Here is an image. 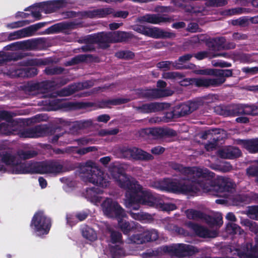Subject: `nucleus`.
Segmentation results:
<instances>
[{"mask_svg":"<svg viewBox=\"0 0 258 258\" xmlns=\"http://www.w3.org/2000/svg\"><path fill=\"white\" fill-rule=\"evenodd\" d=\"M187 177L183 183L178 181V194L195 196L202 189L205 192H232L235 184L231 179L223 176L215 178V174L207 168L183 167L178 164V171Z\"/></svg>","mask_w":258,"mask_h":258,"instance_id":"1","label":"nucleus"},{"mask_svg":"<svg viewBox=\"0 0 258 258\" xmlns=\"http://www.w3.org/2000/svg\"><path fill=\"white\" fill-rule=\"evenodd\" d=\"M130 190H126L125 205L126 208L139 210L141 205L150 207H155L159 204V197L154 195L150 190H143L142 186L138 181L131 187Z\"/></svg>","mask_w":258,"mask_h":258,"instance_id":"2","label":"nucleus"},{"mask_svg":"<svg viewBox=\"0 0 258 258\" xmlns=\"http://www.w3.org/2000/svg\"><path fill=\"white\" fill-rule=\"evenodd\" d=\"M195 73L198 75H213L218 77L214 79H195L194 83L198 87H218L226 81V78L232 77V69H204L194 70Z\"/></svg>","mask_w":258,"mask_h":258,"instance_id":"3","label":"nucleus"},{"mask_svg":"<svg viewBox=\"0 0 258 258\" xmlns=\"http://www.w3.org/2000/svg\"><path fill=\"white\" fill-rule=\"evenodd\" d=\"M79 171L89 182L96 185L106 188L109 184L107 174L96 166L95 163L91 160L81 165L79 168Z\"/></svg>","mask_w":258,"mask_h":258,"instance_id":"4","label":"nucleus"},{"mask_svg":"<svg viewBox=\"0 0 258 258\" xmlns=\"http://www.w3.org/2000/svg\"><path fill=\"white\" fill-rule=\"evenodd\" d=\"M166 86L167 84L165 81L159 80L157 82V87L158 88H139L137 90V94L139 98L149 100L157 99L172 95L173 94L172 90L164 89Z\"/></svg>","mask_w":258,"mask_h":258,"instance_id":"5","label":"nucleus"},{"mask_svg":"<svg viewBox=\"0 0 258 258\" xmlns=\"http://www.w3.org/2000/svg\"><path fill=\"white\" fill-rule=\"evenodd\" d=\"M51 226V219L41 211L34 214L30 223V227L38 235L48 234Z\"/></svg>","mask_w":258,"mask_h":258,"instance_id":"6","label":"nucleus"},{"mask_svg":"<svg viewBox=\"0 0 258 258\" xmlns=\"http://www.w3.org/2000/svg\"><path fill=\"white\" fill-rule=\"evenodd\" d=\"M110 173L117 183L118 185L122 188L130 190L131 187H133L136 181H131L127 177L123 167L120 165H113L109 168Z\"/></svg>","mask_w":258,"mask_h":258,"instance_id":"7","label":"nucleus"},{"mask_svg":"<svg viewBox=\"0 0 258 258\" xmlns=\"http://www.w3.org/2000/svg\"><path fill=\"white\" fill-rule=\"evenodd\" d=\"M111 14H112L114 18L125 19L128 16V12L126 11L115 12L113 8H106L84 11L82 13V16L85 17L92 19L95 18H104Z\"/></svg>","mask_w":258,"mask_h":258,"instance_id":"8","label":"nucleus"},{"mask_svg":"<svg viewBox=\"0 0 258 258\" xmlns=\"http://www.w3.org/2000/svg\"><path fill=\"white\" fill-rule=\"evenodd\" d=\"M101 207L104 215L108 217L119 218L126 216L124 210L111 198H106L101 204Z\"/></svg>","mask_w":258,"mask_h":258,"instance_id":"9","label":"nucleus"},{"mask_svg":"<svg viewBox=\"0 0 258 258\" xmlns=\"http://www.w3.org/2000/svg\"><path fill=\"white\" fill-rule=\"evenodd\" d=\"M229 105L230 117L241 115H258V106L255 104L232 103Z\"/></svg>","mask_w":258,"mask_h":258,"instance_id":"10","label":"nucleus"},{"mask_svg":"<svg viewBox=\"0 0 258 258\" xmlns=\"http://www.w3.org/2000/svg\"><path fill=\"white\" fill-rule=\"evenodd\" d=\"M134 30L137 32L155 39L170 38L175 36L172 32L164 31L158 27H148L143 25L135 26Z\"/></svg>","mask_w":258,"mask_h":258,"instance_id":"11","label":"nucleus"},{"mask_svg":"<svg viewBox=\"0 0 258 258\" xmlns=\"http://www.w3.org/2000/svg\"><path fill=\"white\" fill-rule=\"evenodd\" d=\"M63 165L58 160H50L37 162V173L58 174L62 171Z\"/></svg>","mask_w":258,"mask_h":258,"instance_id":"12","label":"nucleus"},{"mask_svg":"<svg viewBox=\"0 0 258 258\" xmlns=\"http://www.w3.org/2000/svg\"><path fill=\"white\" fill-rule=\"evenodd\" d=\"M159 238V233L157 230L151 229L145 230L141 233H135L132 235L130 239L133 243L141 244L157 240Z\"/></svg>","mask_w":258,"mask_h":258,"instance_id":"13","label":"nucleus"},{"mask_svg":"<svg viewBox=\"0 0 258 258\" xmlns=\"http://www.w3.org/2000/svg\"><path fill=\"white\" fill-rule=\"evenodd\" d=\"M150 186L162 191L177 193V182L173 181L171 178L152 181Z\"/></svg>","mask_w":258,"mask_h":258,"instance_id":"14","label":"nucleus"},{"mask_svg":"<svg viewBox=\"0 0 258 258\" xmlns=\"http://www.w3.org/2000/svg\"><path fill=\"white\" fill-rule=\"evenodd\" d=\"M45 24L46 23L44 22H40L11 33L9 35V38L10 40H13L32 36L36 31L44 27Z\"/></svg>","mask_w":258,"mask_h":258,"instance_id":"15","label":"nucleus"},{"mask_svg":"<svg viewBox=\"0 0 258 258\" xmlns=\"http://www.w3.org/2000/svg\"><path fill=\"white\" fill-rule=\"evenodd\" d=\"M146 133L154 139L172 137L176 135V132L168 127H153L147 130Z\"/></svg>","mask_w":258,"mask_h":258,"instance_id":"16","label":"nucleus"},{"mask_svg":"<svg viewBox=\"0 0 258 258\" xmlns=\"http://www.w3.org/2000/svg\"><path fill=\"white\" fill-rule=\"evenodd\" d=\"M169 106V104L160 102L145 103L136 107V109L142 113H150L162 111Z\"/></svg>","mask_w":258,"mask_h":258,"instance_id":"17","label":"nucleus"},{"mask_svg":"<svg viewBox=\"0 0 258 258\" xmlns=\"http://www.w3.org/2000/svg\"><path fill=\"white\" fill-rule=\"evenodd\" d=\"M13 171L15 174L37 173V162L18 163L16 162L13 166Z\"/></svg>","mask_w":258,"mask_h":258,"instance_id":"18","label":"nucleus"},{"mask_svg":"<svg viewBox=\"0 0 258 258\" xmlns=\"http://www.w3.org/2000/svg\"><path fill=\"white\" fill-rule=\"evenodd\" d=\"M188 226L200 237L214 238L218 235V232L216 231L210 230L203 226L192 222H189Z\"/></svg>","mask_w":258,"mask_h":258,"instance_id":"19","label":"nucleus"},{"mask_svg":"<svg viewBox=\"0 0 258 258\" xmlns=\"http://www.w3.org/2000/svg\"><path fill=\"white\" fill-rule=\"evenodd\" d=\"M202 105L200 100L188 101L187 102L178 104V117L189 114L198 109Z\"/></svg>","mask_w":258,"mask_h":258,"instance_id":"20","label":"nucleus"},{"mask_svg":"<svg viewBox=\"0 0 258 258\" xmlns=\"http://www.w3.org/2000/svg\"><path fill=\"white\" fill-rule=\"evenodd\" d=\"M78 24L74 22H61L52 25L45 30L47 34H54L65 30H72L77 28Z\"/></svg>","mask_w":258,"mask_h":258,"instance_id":"21","label":"nucleus"},{"mask_svg":"<svg viewBox=\"0 0 258 258\" xmlns=\"http://www.w3.org/2000/svg\"><path fill=\"white\" fill-rule=\"evenodd\" d=\"M218 155L222 158L234 159L241 156L242 153L238 148L229 146L219 150Z\"/></svg>","mask_w":258,"mask_h":258,"instance_id":"22","label":"nucleus"},{"mask_svg":"<svg viewBox=\"0 0 258 258\" xmlns=\"http://www.w3.org/2000/svg\"><path fill=\"white\" fill-rule=\"evenodd\" d=\"M144 22L154 24H160L167 22H171L172 19L165 15L161 14H146L141 18Z\"/></svg>","mask_w":258,"mask_h":258,"instance_id":"23","label":"nucleus"},{"mask_svg":"<svg viewBox=\"0 0 258 258\" xmlns=\"http://www.w3.org/2000/svg\"><path fill=\"white\" fill-rule=\"evenodd\" d=\"M110 35L112 43L127 42L135 37L131 32L121 31L110 32Z\"/></svg>","mask_w":258,"mask_h":258,"instance_id":"24","label":"nucleus"},{"mask_svg":"<svg viewBox=\"0 0 258 258\" xmlns=\"http://www.w3.org/2000/svg\"><path fill=\"white\" fill-rule=\"evenodd\" d=\"M237 143L242 146L250 153H258V138L247 140L238 139L237 140Z\"/></svg>","mask_w":258,"mask_h":258,"instance_id":"25","label":"nucleus"},{"mask_svg":"<svg viewBox=\"0 0 258 258\" xmlns=\"http://www.w3.org/2000/svg\"><path fill=\"white\" fill-rule=\"evenodd\" d=\"M120 152L122 156L125 158H132L135 160H139L141 154L142 153V149L136 147H123L120 150Z\"/></svg>","mask_w":258,"mask_h":258,"instance_id":"26","label":"nucleus"},{"mask_svg":"<svg viewBox=\"0 0 258 258\" xmlns=\"http://www.w3.org/2000/svg\"><path fill=\"white\" fill-rule=\"evenodd\" d=\"M226 42L225 37H215L207 41V46L213 51H219L224 49L223 45Z\"/></svg>","mask_w":258,"mask_h":258,"instance_id":"27","label":"nucleus"},{"mask_svg":"<svg viewBox=\"0 0 258 258\" xmlns=\"http://www.w3.org/2000/svg\"><path fill=\"white\" fill-rule=\"evenodd\" d=\"M97 44L102 49L108 48L112 43L110 32H102L97 34Z\"/></svg>","mask_w":258,"mask_h":258,"instance_id":"28","label":"nucleus"},{"mask_svg":"<svg viewBox=\"0 0 258 258\" xmlns=\"http://www.w3.org/2000/svg\"><path fill=\"white\" fill-rule=\"evenodd\" d=\"M23 55L21 53H17L14 52H5L4 51H0V66H4L8 62L12 60L17 61L21 59Z\"/></svg>","mask_w":258,"mask_h":258,"instance_id":"29","label":"nucleus"},{"mask_svg":"<svg viewBox=\"0 0 258 258\" xmlns=\"http://www.w3.org/2000/svg\"><path fill=\"white\" fill-rule=\"evenodd\" d=\"M127 209H128V211H127V213L133 219L136 220H138L142 222H146L151 221L153 219L152 215L150 214L141 211L136 212L134 211H137V210H135L134 209H131L130 208Z\"/></svg>","mask_w":258,"mask_h":258,"instance_id":"30","label":"nucleus"},{"mask_svg":"<svg viewBox=\"0 0 258 258\" xmlns=\"http://www.w3.org/2000/svg\"><path fill=\"white\" fill-rule=\"evenodd\" d=\"M198 252V249L192 245L178 243V258L191 256Z\"/></svg>","mask_w":258,"mask_h":258,"instance_id":"31","label":"nucleus"},{"mask_svg":"<svg viewBox=\"0 0 258 258\" xmlns=\"http://www.w3.org/2000/svg\"><path fill=\"white\" fill-rule=\"evenodd\" d=\"M93 106V103L88 102H66L63 103V106L69 110L86 109Z\"/></svg>","mask_w":258,"mask_h":258,"instance_id":"32","label":"nucleus"},{"mask_svg":"<svg viewBox=\"0 0 258 258\" xmlns=\"http://www.w3.org/2000/svg\"><path fill=\"white\" fill-rule=\"evenodd\" d=\"M160 256L168 255L171 257L177 256V244L162 245L157 248Z\"/></svg>","mask_w":258,"mask_h":258,"instance_id":"33","label":"nucleus"},{"mask_svg":"<svg viewBox=\"0 0 258 258\" xmlns=\"http://www.w3.org/2000/svg\"><path fill=\"white\" fill-rule=\"evenodd\" d=\"M92 121L91 120H81L75 121L71 125L70 131L73 133H77L80 130L87 128L92 126Z\"/></svg>","mask_w":258,"mask_h":258,"instance_id":"34","label":"nucleus"},{"mask_svg":"<svg viewBox=\"0 0 258 258\" xmlns=\"http://www.w3.org/2000/svg\"><path fill=\"white\" fill-rule=\"evenodd\" d=\"M82 236L91 241H94L97 239V234L94 230L87 225H82L80 228Z\"/></svg>","mask_w":258,"mask_h":258,"instance_id":"35","label":"nucleus"},{"mask_svg":"<svg viewBox=\"0 0 258 258\" xmlns=\"http://www.w3.org/2000/svg\"><path fill=\"white\" fill-rule=\"evenodd\" d=\"M34 7L40 8L41 9V11L44 12L45 14L51 13L55 11L52 1L36 3L33 6L26 8L24 9V11H27L29 10V8Z\"/></svg>","mask_w":258,"mask_h":258,"instance_id":"36","label":"nucleus"},{"mask_svg":"<svg viewBox=\"0 0 258 258\" xmlns=\"http://www.w3.org/2000/svg\"><path fill=\"white\" fill-rule=\"evenodd\" d=\"M38 71L35 67H27L17 70V74L20 77L31 78L38 74Z\"/></svg>","mask_w":258,"mask_h":258,"instance_id":"37","label":"nucleus"},{"mask_svg":"<svg viewBox=\"0 0 258 258\" xmlns=\"http://www.w3.org/2000/svg\"><path fill=\"white\" fill-rule=\"evenodd\" d=\"M93 57L92 54H79L72 58L70 60L66 61L64 63V65L66 67H68L78 64L86 61L88 58H93Z\"/></svg>","mask_w":258,"mask_h":258,"instance_id":"38","label":"nucleus"},{"mask_svg":"<svg viewBox=\"0 0 258 258\" xmlns=\"http://www.w3.org/2000/svg\"><path fill=\"white\" fill-rule=\"evenodd\" d=\"M123 217L118 218V226L124 234H128L133 229L134 227L130 222L123 219Z\"/></svg>","mask_w":258,"mask_h":258,"instance_id":"39","label":"nucleus"},{"mask_svg":"<svg viewBox=\"0 0 258 258\" xmlns=\"http://www.w3.org/2000/svg\"><path fill=\"white\" fill-rule=\"evenodd\" d=\"M52 84L51 81L45 80L33 84L31 86V88L34 90H46L52 86Z\"/></svg>","mask_w":258,"mask_h":258,"instance_id":"40","label":"nucleus"},{"mask_svg":"<svg viewBox=\"0 0 258 258\" xmlns=\"http://www.w3.org/2000/svg\"><path fill=\"white\" fill-rule=\"evenodd\" d=\"M204 220L206 221V223L211 227L215 226H220L223 224V220L221 216L214 217L206 214Z\"/></svg>","mask_w":258,"mask_h":258,"instance_id":"41","label":"nucleus"},{"mask_svg":"<svg viewBox=\"0 0 258 258\" xmlns=\"http://www.w3.org/2000/svg\"><path fill=\"white\" fill-rule=\"evenodd\" d=\"M186 216L189 219L204 220L206 214L199 210L190 209L186 211Z\"/></svg>","mask_w":258,"mask_h":258,"instance_id":"42","label":"nucleus"},{"mask_svg":"<svg viewBox=\"0 0 258 258\" xmlns=\"http://www.w3.org/2000/svg\"><path fill=\"white\" fill-rule=\"evenodd\" d=\"M226 231L229 234H239L241 235L244 231L238 225L229 222L227 224L226 227Z\"/></svg>","mask_w":258,"mask_h":258,"instance_id":"43","label":"nucleus"},{"mask_svg":"<svg viewBox=\"0 0 258 258\" xmlns=\"http://www.w3.org/2000/svg\"><path fill=\"white\" fill-rule=\"evenodd\" d=\"M1 162L5 164L6 165L14 166L16 162L15 156L10 153L6 152L2 154Z\"/></svg>","mask_w":258,"mask_h":258,"instance_id":"44","label":"nucleus"},{"mask_svg":"<svg viewBox=\"0 0 258 258\" xmlns=\"http://www.w3.org/2000/svg\"><path fill=\"white\" fill-rule=\"evenodd\" d=\"M32 127L35 138L44 136L49 131V127L45 124H38Z\"/></svg>","mask_w":258,"mask_h":258,"instance_id":"45","label":"nucleus"},{"mask_svg":"<svg viewBox=\"0 0 258 258\" xmlns=\"http://www.w3.org/2000/svg\"><path fill=\"white\" fill-rule=\"evenodd\" d=\"M109 250L112 258H120L124 253L123 248L118 245L110 246Z\"/></svg>","mask_w":258,"mask_h":258,"instance_id":"46","label":"nucleus"},{"mask_svg":"<svg viewBox=\"0 0 258 258\" xmlns=\"http://www.w3.org/2000/svg\"><path fill=\"white\" fill-rule=\"evenodd\" d=\"M249 11L248 9L244 8H232L231 9H228L224 11L222 14L223 15H226V16H232L234 15H237V14H245L247 13Z\"/></svg>","mask_w":258,"mask_h":258,"instance_id":"47","label":"nucleus"},{"mask_svg":"<svg viewBox=\"0 0 258 258\" xmlns=\"http://www.w3.org/2000/svg\"><path fill=\"white\" fill-rule=\"evenodd\" d=\"M215 112L220 115L225 117L230 116L229 105L220 104L214 107Z\"/></svg>","mask_w":258,"mask_h":258,"instance_id":"48","label":"nucleus"},{"mask_svg":"<svg viewBox=\"0 0 258 258\" xmlns=\"http://www.w3.org/2000/svg\"><path fill=\"white\" fill-rule=\"evenodd\" d=\"M110 233V241L112 243H122V234L120 232L116 231L109 228L107 229Z\"/></svg>","mask_w":258,"mask_h":258,"instance_id":"49","label":"nucleus"},{"mask_svg":"<svg viewBox=\"0 0 258 258\" xmlns=\"http://www.w3.org/2000/svg\"><path fill=\"white\" fill-rule=\"evenodd\" d=\"M115 56L120 59L129 60L133 59L135 55L134 52L130 50H121L116 52Z\"/></svg>","mask_w":258,"mask_h":258,"instance_id":"50","label":"nucleus"},{"mask_svg":"<svg viewBox=\"0 0 258 258\" xmlns=\"http://www.w3.org/2000/svg\"><path fill=\"white\" fill-rule=\"evenodd\" d=\"M77 90V86L76 85H70L61 89L59 95L62 96H69L75 93Z\"/></svg>","mask_w":258,"mask_h":258,"instance_id":"51","label":"nucleus"},{"mask_svg":"<svg viewBox=\"0 0 258 258\" xmlns=\"http://www.w3.org/2000/svg\"><path fill=\"white\" fill-rule=\"evenodd\" d=\"M156 207L160 209L161 211L169 212L176 209V205L171 203H165L161 201L159 198V204L157 205Z\"/></svg>","mask_w":258,"mask_h":258,"instance_id":"52","label":"nucleus"},{"mask_svg":"<svg viewBox=\"0 0 258 258\" xmlns=\"http://www.w3.org/2000/svg\"><path fill=\"white\" fill-rule=\"evenodd\" d=\"M246 248L247 251L245 254L247 258H258V256L255 255L258 250L257 245H253L252 244L249 243L246 245Z\"/></svg>","mask_w":258,"mask_h":258,"instance_id":"53","label":"nucleus"},{"mask_svg":"<svg viewBox=\"0 0 258 258\" xmlns=\"http://www.w3.org/2000/svg\"><path fill=\"white\" fill-rule=\"evenodd\" d=\"M130 101V100L128 98H118L105 100L104 103L106 105H118L126 103Z\"/></svg>","mask_w":258,"mask_h":258,"instance_id":"54","label":"nucleus"},{"mask_svg":"<svg viewBox=\"0 0 258 258\" xmlns=\"http://www.w3.org/2000/svg\"><path fill=\"white\" fill-rule=\"evenodd\" d=\"M64 70V68L60 67H47L44 70V72L47 75H59L62 74Z\"/></svg>","mask_w":258,"mask_h":258,"instance_id":"55","label":"nucleus"},{"mask_svg":"<svg viewBox=\"0 0 258 258\" xmlns=\"http://www.w3.org/2000/svg\"><path fill=\"white\" fill-rule=\"evenodd\" d=\"M19 136L24 138H35L33 127L26 128L20 131Z\"/></svg>","mask_w":258,"mask_h":258,"instance_id":"56","label":"nucleus"},{"mask_svg":"<svg viewBox=\"0 0 258 258\" xmlns=\"http://www.w3.org/2000/svg\"><path fill=\"white\" fill-rule=\"evenodd\" d=\"M37 155V153L34 150L22 151L19 154V157L23 160L33 158Z\"/></svg>","mask_w":258,"mask_h":258,"instance_id":"57","label":"nucleus"},{"mask_svg":"<svg viewBox=\"0 0 258 258\" xmlns=\"http://www.w3.org/2000/svg\"><path fill=\"white\" fill-rule=\"evenodd\" d=\"M159 256L157 248L155 249H148L142 254V258H157Z\"/></svg>","mask_w":258,"mask_h":258,"instance_id":"58","label":"nucleus"},{"mask_svg":"<svg viewBox=\"0 0 258 258\" xmlns=\"http://www.w3.org/2000/svg\"><path fill=\"white\" fill-rule=\"evenodd\" d=\"M34 21H30L28 20L19 21L17 22H13L8 24V27L11 28H16L22 27L25 25L29 24L30 23L33 22Z\"/></svg>","mask_w":258,"mask_h":258,"instance_id":"59","label":"nucleus"},{"mask_svg":"<svg viewBox=\"0 0 258 258\" xmlns=\"http://www.w3.org/2000/svg\"><path fill=\"white\" fill-rule=\"evenodd\" d=\"M25 46L29 49H35L40 43L39 39H31L22 42Z\"/></svg>","mask_w":258,"mask_h":258,"instance_id":"60","label":"nucleus"},{"mask_svg":"<svg viewBox=\"0 0 258 258\" xmlns=\"http://www.w3.org/2000/svg\"><path fill=\"white\" fill-rule=\"evenodd\" d=\"M98 147L96 146H90L85 148H80L76 151V153L80 155H85L88 153L97 151Z\"/></svg>","mask_w":258,"mask_h":258,"instance_id":"61","label":"nucleus"},{"mask_svg":"<svg viewBox=\"0 0 258 258\" xmlns=\"http://www.w3.org/2000/svg\"><path fill=\"white\" fill-rule=\"evenodd\" d=\"M228 0H208V5L211 7H222L226 5Z\"/></svg>","mask_w":258,"mask_h":258,"instance_id":"62","label":"nucleus"},{"mask_svg":"<svg viewBox=\"0 0 258 258\" xmlns=\"http://www.w3.org/2000/svg\"><path fill=\"white\" fill-rule=\"evenodd\" d=\"M246 174L249 177L258 178V166H250L246 169Z\"/></svg>","mask_w":258,"mask_h":258,"instance_id":"63","label":"nucleus"},{"mask_svg":"<svg viewBox=\"0 0 258 258\" xmlns=\"http://www.w3.org/2000/svg\"><path fill=\"white\" fill-rule=\"evenodd\" d=\"M248 213L250 218L258 221V205L249 207Z\"/></svg>","mask_w":258,"mask_h":258,"instance_id":"64","label":"nucleus"}]
</instances>
